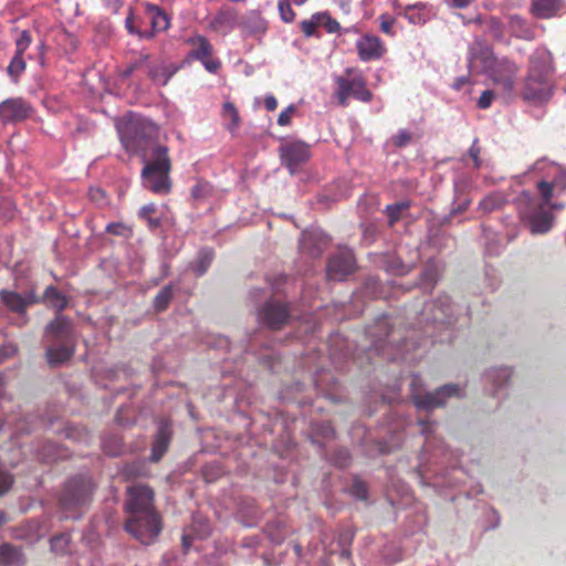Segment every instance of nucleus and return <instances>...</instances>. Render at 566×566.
<instances>
[{
  "instance_id": "1",
  "label": "nucleus",
  "mask_w": 566,
  "mask_h": 566,
  "mask_svg": "<svg viewBox=\"0 0 566 566\" xmlns=\"http://www.w3.org/2000/svg\"><path fill=\"white\" fill-rule=\"evenodd\" d=\"M118 133L124 148L140 156L145 164L142 170L144 187L155 193H168L171 163L168 148L157 142V125L146 117L130 114L118 126Z\"/></svg>"
},
{
  "instance_id": "2",
  "label": "nucleus",
  "mask_w": 566,
  "mask_h": 566,
  "mask_svg": "<svg viewBox=\"0 0 566 566\" xmlns=\"http://www.w3.org/2000/svg\"><path fill=\"white\" fill-rule=\"evenodd\" d=\"M125 510L128 518L125 530L144 545L156 541L161 532V521L154 507V492L144 484L127 488Z\"/></svg>"
},
{
  "instance_id": "3",
  "label": "nucleus",
  "mask_w": 566,
  "mask_h": 566,
  "mask_svg": "<svg viewBox=\"0 0 566 566\" xmlns=\"http://www.w3.org/2000/svg\"><path fill=\"white\" fill-rule=\"evenodd\" d=\"M553 72L552 54L545 48L536 49L530 56L528 73L521 95L532 104H543L553 95L551 74Z\"/></svg>"
},
{
  "instance_id": "4",
  "label": "nucleus",
  "mask_w": 566,
  "mask_h": 566,
  "mask_svg": "<svg viewBox=\"0 0 566 566\" xmlns=\"http://www.w3.org/2000/svg\"><path fill=\"white\" fill-rule=\"evenodd\" d=\"M542 202L528 191H523L517 198L520 211L524 220L527 221L532 234H545L554 224V214L547 208L552 199V185L546 180L537 184Z\"/></svg>"
},
{
  "instance_id": "5",
  "label": "nucleus",
  "mask_w": 566,
  "mask_h": 566,
  "mask_svg": "<svg viewBox=\"0 0 566 566\" xmlns=\"http://www.w3.org/2000/svg\"><path fill=\"white\" fill-rule=\"evenodd\" d=\"M50 345L46 348V358L50 366H59L74 354V334L72 322L57 314L45 328Z\"/></svg>"
},
{
  "instance_id": "6",
  "label": "nucleus",
  "mask_w": 566,
  "mask_h": 566,
  "mask_svg": "<svg viewBox=\"0 0 566 566\" xmlns=\"http://www.w3.org/2000/svg\"><path fill=\"white\" fill-rule=\"evenodd\" d=\"M95 484L87 475L71 478L65 484L59 497V504L63 518L77 520L93 497Z\"/></svg>"
},
{
  "instance_id": "7",
  "label": "nucleus",
  "mask_w": 566,
  "mask_h": 566,
  "mask_svg": "<svg viewBox=\"0 0 566 566\" xmlns=\"http://www.w3.org/2000/svg\"><path fill=\"white\" fill-rule=\"evenodd\" d=\"M410 394L417 409L431 411L436 408L446 406L450 398H461L464 396L463 388L458 384H447L434 391L422 390V379L419 375H412L410 379Z\"/></svg>"
},
{
  "instance_id": "8",
  "label": "nucleus",
  "mask_w": 566,
  "mask_h": 566,
  "mask_svg": "<svg viewBox=\"0 0 566 566\" xmlns=\"http://www.w3.org/2000/svg\"><path fill=\"white\" fill-rule=\"evenodd\" d=\"M367 334L371 337L373 342L369 354L375 353L390 360L398 358V355L391 353L392 348L400 352L407 346L406 339L395 338L396 331L390 318L386 315L378 317L375 326L368 327Z\"/></svg>"
},
{
  "instance_id": "9",
  "label": "nucleus",
  "mask_w": 566,
  "mask_h": 566,
  "mask_svg": "<svg viewBox=\"0 0 566 566\" xmlns=\"http://www.w3.org/2000/svg\"><path fill=\"white\" fill-rule=\"evenodd\" d=\"M517 72V65L511 60L495 59L492 67L485 74L489 75L493 83L502 91L504 98L507 99L513 96Z\"/></svg>"
},
{
  "instance_id": "10",
  "label": "nucleus",
  "mask_w": 566,
  "mask_h": 566,
  "mask_svg": "<svg viewBox=\"0 0 566 566\" xmlns=\"http://www.w3.org/2000/svg\"><path fill=\"white\" fill-rule=\"evenodd\" d=\"M145 14L150 24V30H140L135 28L134 18L129 15L125 21V25L129 33H136L143 39H151L156 33L166 31L169 28V18L158 6L147 4Z\"/></svg>"
},
{
  "instance_id": "11",
  "label": "nucleus",
  "mask_w": 566,
  "mask_h": 566,
  "mask_svg": "<svg viewBox=\"0 0 566 566\" xmlns=\"http://www.w3.org/2000/svg\"><path fill=\"white\" fill-rule=\"evenodd\" d=\"M291 318V311L286 303L279 300H268L258 311V319L270 329L283 328Z\"/></svg>"
},
{
  "instance_id": "12",
  "label": "nucleus",
  "mask_w": 566,
  "mask_h": 566,
  "mask_svg": "<svg viewBox=\"0 0 566 566\" xmlns=\"http://www.w3.org/2000/svg\"><path fill=\"white\" fill-rule=\"evenodd\" d=\"M496 57L492 48L481 38H475L468 51V70L471 73L485 74Z\"/></svg>"
},
{
  "instance_id": "13",
  "label": "nucleus",
  "mask_w": 566,
  "mask_h": 566,
  "mask_svg": "<svg viewBox=\"0 0 566 566\" xmlns=\"http://www.w3.org/2000/svg\"><path fill=\"white\" fill-rule=\"evenodd\" d=\"M354 253L348 248H343L333 253L327 262L326 274L329 280L343 281L355 270Z\"/></svg>"
},
{
  "instance_id": "14",
  "label": "nucleus",
  "mask_w": 566,
  "mask_h": 566,
  "mask_svg": "<svg viewBox=\"0 0 566 566\" xmlns=\"http://www.w3.org/2000/svg\"><path fill=\"white\" fill-rule=\"evenodd\" d=\"M282 164L294 175L310 157V146L301 140L286 142L280 147Z\"/></svg>"
},
{
  "instance_id": "15",
  "label": "nucleus",
  "mask_w": 566,
  "mask_h": 566,
  "mask_svg": "<svg viewBox=\"0 0 566 566\" xmlns=\"http://www.w3.org/2000/svg\"><path fill=\"white\" fill-rule=\"evenodd\" d=\"M31 113V104L22 97H11L0 103V122L3 125L23 122Z\"/></svg>"
},
{
  "instance_id": "16",
  "label": "nucleus",
  "mask_w": 566,
  "mask_h": 566,
  "mask_svg": "<svg viewBox=\"0 0 566 566\" xmlns=\"http://www.w3.org/2000/svg\"><path fill=\"white\" fill-rule=\"evenodd\" d=\"M331 239L321 229H307L300 238V251L312 259L319 258L329 245Z\"/></svg>"
},
{
  "instance_id": "17",
  "label": "nucleus",
  "mask_w": 566,
  "mask_h": 566,
  "mask_svg": "<svg viewBox=\"0 0 566 566\" xmlns=\"http://www.w3.org/2000/svg\"><path fill=\"white\" fill-rule=\"evenodd\" d=\"M0 300L9 311L18 314H24L30 305L40 302V298L34 294L33 291L20 294L14 291L1 290Z\"/></svg>"
},
{
  "instance_id": "18",
  "label": "nucleus",
  "mask_w": 566,
  "mask_h": 566,
  "mask_svg": "<svg viewBox=\"0 0 566 566\" xmlns=\"http://www.w3.org/2000/svg\"><path fill=\"white\" fill-rule=\"evenodd\" d=\"M356 49L359 59L363 62H369L374 60H379L386 52V48L382 41L371 34H364L356 42Z\"/></svg>"
},
{
  "instance_id": "19",
  "label": "nucleus",
  "mask_w": 566,
  "mask_h": 566,
  "mask_svg": "<svg viewBox=\"0 0 566 566\" xmlns=\"http://www.w3.org/2000/svg\"><path fill=\"white\" fill-rule=\"evenodd\" d=\"M426 310L432 312L433 323L451 324L453 321V304L447 294L439 295L433 302L427 304Z\"/></svg>"
},
{
  "instance_id": "20",
  "label": "nucleus",
  "mask_w": 566,
  "mask_h": 566,
  "mask_svg": "<svg viewBox=\"0 0 566 566\" xmlns=\"http://www.w3.org/2000/svg\"><path fill=\"white\" fill-rule=\"evenodd\" d=\"M469 188V181L465 178H458L454 180V198L449 216L446 217L444 222H449L452 217L464 212L471 205V199L465 196Z\"/></svg>"
},
{
  "instance_id": "21",
  "label": "nucleus",
  "mask_w": 566,
  "mask_h": 566,
  "mask_svg": "<svg viewBox=\"0 0 566 566\" xmlns=\"http://www.w3.org/2000/svg\"><path fill=\"white\" fill-rule=\"evenodd\" d=\"M170 439L171 430L169 424L164 421L160 422L151 446L150 461L157 462L163 458L168 449Z\"/></svg>"
},
{
  "instance_id": "22",
  "label": "nucleus",
  "mask_w": 566,
  "mask_h": 566,
  "mask_svg": "<svg viewBox=\"0 0 566 566\" xmlns=\"http://www.w3.org/2000/svg\"><path fill=\"white\" fill-rule=\"evenodd\" d=\"M177 71L178 67L174 64L153 62L151 64H148L147 75L156 84L165 86Z\"/></svg>"
},
{
  "instance_id": "23",
  "label": "nucleus",
  "mask_w": 566,
  "mask_h": 566,
  "mask_svg": "<svg viewBox=\"0 0 566 566\" xmlns=\"http://www.w3.org/2000/svg\"><path fill=\"white\" fill-rule=\"evenodd\" d=\"M24 562L20 547L10 543L0 545V566H23Z\"/></svg>"
},
{
  "instance_id": "24",
  "label": "nucleus",
  "mask_w": 566,
  "mask_h": 566,
  "mask_svg": "<svg viewBox=\"0 0 566 566\" xmlns=\"http://www.w3.org/2000/svg\"><path fill=\"white\" fill-rule=\"evenodd\" d=\"M188 43L192 45L189 52V57L197 61H203L211 56L213 48L208 39L203 35H196L188 40Z\"/></svg>"
},
{
  "instance_id": "25",
  "label": "nucleus",
  "mask_w": 566,
  "mask_h": 566,
  "mask_svg": "<svg viewBox=\"0 0 566 566\" xmlns=\"http://www.w3.org/2000/svg\"><path fill=\"white\" fill-rule=\"evenodd\" d=\"M563 0H533L532 11L535 17L547 19L554 17L562 8Z\"/></svg>"
},
{
  "instance_id": "26",
  "label": "nucleus",
  "mask_w": 566,
  "mask_h": 566,
  "mask_svg": "<svg viewBox=\"0 0 566 566\" xmlns=\"http://www.w3.org/2000/svg\"><path fill=\"white\" fill-rule=\"evenodd\" d=\"M235 14L230 10L219 11L210 22V29L217 32L227 33L233 29Z\"/></svg>"
},
{
  "instance_id": "27",
  "label": "nucleus",
  "mask_w": 566,
  "mask_h": 566,
  "mask_svg": "<svg viewBox=\"0 0 566 566\" xmlns=\"http://www.w3.org/2000/svg\"><path fill=\"white\" fill-rule=\"evenodd\" d=\"M348 87L349 94L354 98L368 103L373 98L371 92L366 86V81L361 75L354 76L353 78H348Z\"/></svg>"
},
{
  "instance_id": "28",
  "label": "nucleus",
  "mask_w": 566,
  "mask_h": 566,
  "mask_svg": "<svg viewBox=\"0 0 566 566\" xmlns=\"http://www.w3.org/2000/svg\"><path fill=\"white\" fill-rule=\"evenodd\" d=\"M242 28L253 36H261L266 31V22L259 13L251 12L243 19Z\"/></svg>"
},
{
  "instance_id": "29",
  "label": "nucleus",
  "mask_w": 566,
  "mask_h": 566,
  "mask_svg": "<svg viewBox=\"0 0 566 566\" xmlns=\"http://www.w3.org/2000/svg\"><path fill=\"white\" fill-rule=\"evenodd\" d=\"M42 301L59 313L66 308L69 304L67 297L53 285L45 289Z\"/></svg>"
},
{
  "instance_id": "30",
  "label": "nucleus",
  "mask_w": 566,
  "mask_h": 566,
  "mask_svg": "<svg viewBox=\"0 0 566 566\" xmlns=\"http://www.w3.org/2000/svg\"><path fill=\"white\" fill-rule=\"evenodd\" d=\"M509 28L511 32L518 39L533 40L534 31L528 25L525 19L520 15H511L509 18Z\"/></svg>"
},
{
  "instance_id": "31",
  "label": "nucleus",
  "mask_w": 566,
  "mask_h": 566,
  "mask_svg": "<svg viewBox=\"0 0 566 566\" xmlns=\"http://www.w3.org/2000/svg\"><path fill=\"white\" fill-rule=\"evenodd\" d=\"M334 437V429L328 421L314 422L311 426V441L318 448H323L322 439H331Z\"/></svg>"
},
{
  "instance_id": "32",
  "label": "nucleus",
  "mask_w": 566,
  "mask_h": 566,
  "mask_svg": "<svg viewBox=\"0 0 566 566\" xmlns=\"http://www.w3.org/2000/svg\"><path fill=\"white\" fill-rule=\"evenodd\" d=\"M511 376L512 371L507 367L490 369L485 375L486 379L493 384L494 395L507 384Z\"/></svg>"
},
{
  "instance_id": "33",
  "label": "nucleus",
  "mask_w": 566,
  "mask_h": 566,
  "mask_svg": "<svg viewBox=\"0 0 566 566\" xmlns=\"http://www.w3.org/2000/svg\"><path fill=\"white\" fill-rule=\"evenodd\" d=\"M102 448L111 457H118L124 450L123 439L117 433H107L102 438Z\"/></svg>"
},
{
  "instance_id": "34",
  "label": "nucleus",
  "mask_w": 566,
  "mask_h": 566,
  "mask_svg": "<svg viewBox=\"0 0 566 566\" xmlns=\"http://www.w3.org/2000/svg\"><path fill=\"white\" fill-rule=\"evenodd\" d=\"M213 258L214 253L212 249H201L198 252L196 261L191 265L192 271L199 276L203 275L211 265Z\"/></svg>"
},
{
  "instance_id": "35",
  "label": "nucleus",
  "mask_w": 566,
  "mask_h": 566,
  "mask_svg": "<svg viewBox=\"0 0 566 566\" xmlns=\"http://www.w3.org/2000/svg\"><path fill=\"white\" fill-rule=\"evenodd\" d=\"M51 551L57 555H66L72 551V539L70 533H60L54 535L51 541Z\"/></svg>"
},
{
  "instance_id": "36",
  "label": "nucleus",
  "mask_w": 566,
  "mask_h": 566,
  "mask_svg": "<svg viewBox=\"0 0 566 566\" xmlns=\"http://www.w3.org/2000/svg\"><path fill=\"white\" fill-rule=\"evenodd\" d=\"M439 276V271L434 264H427L420 273L419 286L430 292L436 285Z\"/></svg>"
},
{
  "instance_id": "37",
  "label": "nucleus",
  "mask_w": 566,
  "mask_h": 566,
  "mask_svg": "<svg viewBox=\"0 0 566 566\" xmlns=\"http://www.w3.org/2000/svg\"><path fill=\"white\" fill-rule=\"evenodd\" d=\"M64 436L66 439L77 443L88 444L92 436L85 427L67 424L64 428Z\"/></svg>"
},
{
  "instance_id": "38",
  "label": "nucleus",
  "mask_w": 566,
  "mask_h": 566,
  "mask_svg": "<svg viewBox=\"0 0 566 566\" xmlns=\"http://www.w3.org/2000/svg\"><path fill=\"white\" fill-rule=\"evenodd\" d=\"M402 15L412 24H423L428 14L424 4H409L403 9Z\"/></svg>"
},
{
  "instance_id": "39",
  "label": "nucleus",
  "mask_w": 566,
  "mask_h": 566,
  "mask_svg": "<svg viewBox=\"0 0 566 566\" xmlns=\"http://www.w3.org/2000/svg\"><path fill=\"white\" fill-rule=\"evenodd\" d=\"M222 117L224 120L229 119L230 122L226 125L227 129L233 134L240 126V115L235 107V105L231 102L223 103L222 106Z\"/></svg>"
},
{
  "instance_id": "40",
  "label": "nucleus",
  "mask_w": 566,
  "mask_h": 566,
  "mask_svg": "<svg viewBox=\"0 0 566 566\" xmlns=\"http://www.w3.org/2000/svg\"><path fill=\"white\" fill-rule=\"evenodd\" d=\"M505 198L500 192H492L484 197L480 203L479 209L482 210L484 213H491L495 210L501 209L505 203Z\"/></svg>"
},
{
  "instance_id": "41",
  "label": "nucleus",
  "mask_w": 566,
  "mask_h": 566,
  "mask_svg": "<svg viewBox=\"0 0 566 566\" xmlns=\"http://www.w3.org/2000/svg\"><path fill=\"white\" fill-rule=\"evenodd\" d=\"M483 31L490 36L502 40L504 38V24L496 17H489L482 21Z\"/></svg>"
},
{
  "instance_id": "42",
  "label": "nucleus",
  "mask_w": 566,
  "mask_h": 566,
  "mask_svg": "<svg viewBox=\"0 0 566 566\" xmlns=\"http://www.w3.org/2000/svg\"><path fill=\"white\" fill-rule=\"evenodd\" d=\"M174 296L172 285L168 284L164 286L154 298V308L160 313L168 308Z\"/></svg>"
},
{
  "instance_id": "43",
  "label": "nucleus",
  "mask_w": 566,
  "mask_h": 566,
  "mask_svg": "<svg viewBox=\"0 0 566 566\" xmlns=\"http://www.w3.org/2000/svg\"><path fill=\"white\" fill-rule=\"evenodd\" d=\"M39 458L43 462H54L64 458L62 450L53 442H45L39 450Z\"/></svg>"
},
{
  "instance_id": "44",
  "label": "nucleus",
  "mask_w": 566,
  "mask_h": 566,
  "mask_svg": "<svg viewBox=\"0 0 566 566\" xmlns=\"http://www.w3.org/2000/svg\"><path fill=\"white\" fill-rule=\"evenodd\" d=\"M213 192V187L208 181L198 180L197 184L191 189V197L196 201H205L209 197H211Z\"/></svg>"
},
{
  "instance_id": "45",
  "label": "nucleus",
  "mask_w": 566,
  "mask_h": 566,
  "mask_svg": "<svg viewBox=\"0 0 566 566\" xmlns=\"http://www.w3.org/2000/svg\"><path fill=\"white\" fill-rule=\"evenodd\" d=\"M337 90L334 95L338 101V104L342 107H346L348 105V98L350 97L349 87H348V78L338 76L336 78Z\"/></svg>"
},
{
  "instance_id": "46",
  "label": "nucleus",
  "mask_w": 566,
  "mask_h": 566,
  "mask_svg": "<svg viewBox=\"0 0 566 566\" xmlns=\"http://www.w3.org/2000/svg\"><path fill=\"white\" fill-rule=\"evenodd\" d=\"M25 66L27 64L23 55L14 53L7 67V72L13 81H17L19 76L24 72Z\"/></svg>"
},
{
  "instance_id": "47",
  "label": "nucleus",
  "mask_w": 566,
  "mask_h": 566,
  "mask_svg": "<svg viewBox=\"0 0 566 566\" xmlns=\"http://www.w3.org/2000/svg\"><path fill=\"white\" fill-rule=\"evenodd\" d=\"M4 427H13V430L17 433H27V432L31 431L33 424H32V421H29V417L27 419L20 420L15 424H13L12 417L8 416L3 420H0V431L3 430Z\"/></svg>"
},
{
  "instance_id": "48",
  "label": "nucleus",
  "mask_w": 566,
  "mask_h": 566,
  "mask_svg": "<svg viewBox=\"0 0 566 566\" xmlns=\"http://www.w3.org/2000/svg\"><path fill=\"white\" fill-rule=\"evenodd\" d=\"M241 513L247 515L250 521L245 524L252 526L261 518V513L254 501L243 502L240 509Z\"/></svg>"
},
{
  "instance_id": "49",
  "label": "nucleus",
  "mask_w": 566,
  "mask_h": 566,
  "mask_svg": "<svg viewBox=\"0 0 566 566\" xmlns=\"http://www.w3.org/2000/svg\"><path fill=\"white\" fill-rule=\"evenodd\" d=\"M32 43V35L29 30H22L19 32L17 39L14 40L15 44V54L23 55L24 52L28 50V48Z\"/></svg>"
},
{
  "instance_id": "50",
  "label": "nucleus",
  "mask_w": 566,
  "mask_h": 566,
  "mask_svg": "<svg viewBox=\"0 0 566 566\" xmlns=\"http://www.w3.org/2000/svg\"><path fill=\"white\" fill-rule=\"evenodd\" d=\"M408 208L409 203L406 201L388 205L386 207V212L389 223L394 224L395 222H397L400 219L402 211L407 210Z\"/></svg>"
},
{
  "instance_id": "51",
  "label": "nucleus",
  "mask_w": 566,
  "mask_h": 566,
  "mask_svg": "<svg viewBox=\"0 0 566 566\" xmlns=\"http://www.w3.org/2000/svg\"><path fill=\"white\" fill-rule=\"evenodd\" d=\"M314 19H316L319 27L325 28L328 33L337 32L340 28L339 23L327 13H316L314 14Z\"/></svg>"
},
{
  "instance_id": "52",
  "label": "nucleus",
  "mask_w": 566,
  "mask_h": 566,
  "mask_svg": "<svg viewBox=\"0 0 566 566\" xmlns=\"http://www.w3.org/2000/svg\"><path fill=\"white\" fill-rule=\"evenodd\" d=\"M418 424L420 432L426 437L424 449L430 451L431 449V433L433 432L436 422L429 421L428 419H419Z\"/></svg>"
},
{
  "instance_id": "53",
  "label": "nucleus",
  "mask_w": 566,
  "mask_h": 566,
  "mask_svg": "<svg viewBox=\"0 0 566 566\" xmlns=\"http://www.w3.org/2000/svg\"><path fill=\"white\" fill-rule=\"evenodd\" d=\"M386 270L396 275H405L410 271V266L402 263L398 258H390L387 261Z\"/></svg>"
},
{
  "instance_id": "54",
  "label": "nucleus",
  "mask_w": 566,
  "mask_h": 566,
  "mask_svg": "<svg viewBox=\"0 0 566 566\" xmlns=\"http://www.w3.org/2000/svg\"><path fill=\"white\" fill-rule=\"evenodd\" d=\"M380 282L376 277H368L363 285V293L371 298H376L380 294Z\"/></svg>"
},
{
  "instance_id": "55",
  "label": "nucleus",
  "mask_w": 566,
  "mask_h": 566,
  "mask_svg": "<svg viewBox=\"0 0 566 566\" xmlns=\"http://www.w3.org/2000/svg\"><path fill=\"white\" fill-rule=\"evenodd\" d=\"M331 461L338 468H346L350 462V454L347 449H337Z\"/></svg>"
},
{
  "instance_id": "56",
  "label": "nucleus",
  "mask_w": 566,
  "mask_h": 566,
  "mask_svg": "<svg viewBox=\"0 0 566 566\" xmlns=\"http://www.w3.org/2000/svg\"><path fill=\"white\" fill-rule=\"evenodd\" d=\"M361 228H363V238H361L363 242L366 245L371 244L378 235L377 226H375L373 223H366V224H363Z\"/></svg>"
},
{
  "instance_id": "57",
  "label": "nucleus",
  "mask_w": 566,
  "mask_h": 566,
  "mask_svg": "<svg viewBox=\"0 0 566 566\" xmlns=\"http://www.w3.org/2000/svg\"><path fill=\"white\" fill-rule=\"evenodd\" d=\"M279 11L281 19L284 22H292L295 18V13L292 10L290 0H279Z\"/></svg>"
},
{
  "instance_id": "58",
  "label": "nucleus",
  "mask_w": 566,
  "mask_h": 566,
  "mask_svg": "<svg viewBox=\"0 0 566 566\" xmlns=\"http://www.w3.org/2000/svg\"><path fill=\"white\" fill-rule=\"evenodd\" d=\"M350 493L357 500H366L368 496L367 485L360 480H355L350 486Z\"/></svg>"
},
{
  "instance_id": "59",
  "label": "nucleus",
  "mask_w": 566,
  "mask_h": 566,
  "mask_svg": "<svg viewBox=\"0 0 566 566\" xmlns=\"http://www.w3.org/2000/svg\"><path fill=\"white\" fill-rule=\"evenodd\" d=\"M105 230L107 233L124 238H127L130 234V229L122 222L108 223Z\"/></svg>"
},
{
  "instance_id": "60",
  "label": "nucleus",
  "mask_w": 566,
  "mask_h": 566,
  "mask_svg": "<svg viewBox=\"0 0 566 566\" xmlns=\"http://www.w3.org/2000/svg\"><path fill=\"white\" fill-rule=\"evenodd\" d=\"M13 475L0 470V496H3L13 485Z\"/></svg>"
},
{
  "instance_id": "61",
  "label": "nucleus",
  "mask_w": 566,
  "mask_h": 566,
  "mask_svg": "<svg viewBox=\"0 0 566 566\" xmlns=\"http://www.w3.org/2000/svg\"><path fill=\"white\" fill-rule=\"evenodd\" d=\"M319 27V23L314 15L310 20H304L301 23V29L306 36H313L316 33V29Z\"/></svg>"
},
{
  "instance_id": "62",
  "label": "nucleus",
  "mask_w": 566,
  "mask_h": 566,
  "mask_svg": "<svg viewBox=\"0 0 566 566\" xmlns=\"http://www.w3.org/2000/svg\"><path fill=\"white\" fill-rule=\"evenodd\" d=\"M296 107L291 104L285 109H283L277 118V124L280 126H287L291 123L292 116L295 114Z\"/></svg>"
},
{
  "instance_id": "63",
  "label": "nucleus",
  "mask_w": 566,
  "mask_h": 566,
  "mask_svg": "<svg viewBox=\"0 0 566 566\" xmlns=\"http://www.w3.org/2000/svg\"><path fill=\"white\" fill-rule=\"evenodd\" d=\"M394 145L397 147H405L411 140V134L406 129H400L392 138Z\"/></svg>"
},
{
  "instance_id": "64",
  "label": "nucleus",
  "mask_w": 566,
  "mask_h": 566,
  "mask_svg": "<svg viewBox=\"0 0 566 566\" xmlns=\"http://www.w3.org/2000/svg\"><path fill=\"white\" fill-rule=\"evenodd\" d=\"M557 169V175L553 178L552 182V191L554 188H560L562 190L566 189V170H563L560 168Z\"/></svg>"
}]
</instances>
